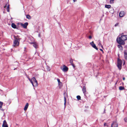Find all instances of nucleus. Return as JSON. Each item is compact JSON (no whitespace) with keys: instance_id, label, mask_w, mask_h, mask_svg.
<instances>
[{"instance_id":"3","label":"nucleus","mask_w":127,"mask_h":127,"mask_svg":"<svg viewBox=\"0 0 127 127\" xmlns=\"http://www.w3.org/2000/svg\"><path fill=\"white\" fill-rule=\"evenodd\" d=\"M122 61L119 58L118 59L117 66L118 68L121 70L122 68Z\"/></svg>"},{"instance_id":"16","label":"nucleus","mask_w":127,"mask_h":127,"mask_svg":"<svg viewBox=\"0 0 127 127\" xmlns=\"http://www.w3.org/2000/svg\"><path fill=\"white\" fill-rule=\"evenodd\" d=\"M12 27L14 29H17L16 26L14 23H12L11 24Z\"/></svg>"},{"instance_id":"37","label":"nucleus","mask_w":127,"mask_h":127,"mask_svg":"<svg viewBox=\"0 0 127 127\" xmlns=\"http://www.w3.org/2000/svg\"><path fill=\"white\" fill-rule=\"evenodd\" d=\"M125 64V62H124V63H123V65H124V64Z\"/></svg>"},{"instance_id":"2","label":"nucleus","mask_w":127,"mask_h":127,"mask_svg":"<svg viewBox=\"0 0 127 127\" xmlns=\"http://www.w3.org/2000/svg\"><path fill=\"white\" fill-rule=\"evenodd\" d=\"M14 39L13 41V45L14 47L18 46L19 44L20 39L18 37L14 36Z\"/></svg>"},{"instance_id":"12","label":"nucleus","mask_w":127,"mask_h":127,"mask_svg":"<svg viewBox=\"0 0 127 127\" xmlns=\"http://www.w3.org/2000/svg\"><path fill=\"white\" fill-rule=\"evenodd\" d=\"M124 57L126 60H127V51L125 50L124 51Z\"/></svg>"},{"instance_id":"13","label":"nucleus","mask_w":127,"mask_h":127,"mask_svg":"<svg viewBox=\"0 0 127 127\" xmlns=\"http://www.w3.org/2000/svg\"><path fill=\"white\" fill-rule=\"evenodd\" d=\"M70 63L71 64L72 66L73 67L75 68V65L73 63V61L72 59H71L70 60Z\"/></svg>"},{"instance_id":"22","label":"nucleus","mask_w":127,"mask_h":127,"mask_svg":"<svg viewBox=\"0 0 127 127\" xmlns=\"http://www.w3.org/2000/svg\"><path fill=\"white\" fill-rule=\"evenodd\" d=\"M64 104L65 105L66 103V99L65 97V96H64Z\"/></svg>"},{"instance_id":"11","label":"nucleus","mask_w":127,"mask_h":127,"mask_svg":"<svg viewBox=\"0 0 127 127\" xmlns=\"http://www.w3.org/2000/svg\"><path fill=\"white\" fill-rule=\"evenodd\" d=\"M32 43L33 44V46L35 48H38V44L36 42H34Z\"/></svg>"},{"instance_id":"21","label":"nucleus","mask_w":127,"mask_h":127,"mask_svg":"<svg viewBox=\"0 0 127 127\" xmlns=\"http://www.w3.org/2000/svg\"><path fill=\"white\" fill-rule=\"evenodd\" d=\"M77 99L78 100H79L81 99V96L79 95H77Z\"/></svg>"},{"instance_id":"29","label":"nucleus","mask_w":127,"mask_h":127,"mask_svg":"<svg viewBox=\"0 0 127 127\" xmlns=\"http://www.w3.org/2000/svg\"><path fill=\"white\" fill-rule=\"evenodd\" d=\"M119 24V23H116L115 25V27L116 26H118Z\"/></svg>"},{"instance_id":"10","label":"nucleus","mask_w":127,"mask_h":127,"mask_svg":"<svg viewBox=\"0 0 127 127\" xmlns=\"http://www.w3.org/2000/svg\"><path fill=\"white\" fill-rule=\"evenodd\" d=\"M125 13L124 11H121L119 13V16L120 17H123L125 15Z\"/></svg>"},{"instance_id":"31","label":"nucleus","mask_w":127,"mask_h":127,"mask_svg":"<svg viewBox=\"0 0 127 127\" xmlns=\"http://www.w3.org/2000/svg\"><path fill=\"white\" fill-rule=\"evenodd\" d=\"M7 5V4H6L5 6H4V8H5L6 7V6Z\"/></svg>"},{"instance_id":"26","label":"nucleus","mask_w":127,"mask_h":127,"mask_svg":"<svg viewBox=\"0 0 127 127\" xmlns=\"http://www.w3.org/2000/svg\"><path fill=\"white\" fill-rule=\"evenodd\" d=\"M121 44H119V45H118V47H119V48H122V46L121 45Z\"/></svg>"},{"instance_id":"5","label":"nucleus","mask_w":127,"mask_h":127,"mask_svg":"<svg viewBox=\"0 0 127 127\" xmlns=\"http://www.w3.org/2000/svg\"><path fill=\"white\" fill-rule=\"evenodd\" d=\"M20 24L21 26L23 27L24 28L26 29L27 27V26L28 25V22H27L25 23L24 24H23L22 23H21Z\"/></svg>"},{"instance_id":"14","label":"nucleus","mask_w":127,"mask_h":127,"mask_svg":"<svg viewBox=\"0 0 127 127\" xmlns=\"http://www.w3.org/2000/svg\"><path fill=\"white\" fill-rule=\"evenodd\" d=\"M82 91L83 93L85 95V94L86 90V88L85 86H84L83 87V88L82 89Z\"/></svg>"},{"instance_id":"17","label":"nucleus","mask_w":127,"mask_h":127,"mask_svg":"<svg viewBox=\"0 0 127 127\" xmlns=\"http://www.w3.org/2000/svg\"><path fill=\"white\" fill-rule=\"evenodd\" d=\"M27 78L31 83L32 84V85L34 86V85L33 83V81H32V79H31L29 76L27 77Z\"/></svg>"},{"instance_id":"24","label":"nucleus","mask_w":127,"mask_h":127,"mask_svg":"<svg viewBox=\"0 0 127 127\" xmlns=\"http://www.w3.org/2000/svg\"><path fill=\"white\" fill-rule=\"evenodd\" d=\"M6 10L7 11L9 12L10 10H9V7H7V8H6Z\"/></svg>"},{"instance_id":"19","label":"nucleus","mask_w":127,"mask_h":127,"mask_svg":"<svg viewBox=\"0 0 127 127\" xmlns=\"http://www.w3.org/2000/svg\"><path fill=\"white\" fill-rule=\"evenodd\" d=\"M26 18L29 19H31V17L29 15H26Z\"/></svg>"},{"instance_id":"20","label":"nucleus","mask_w":127,"mask_h":127,"mask_svg":"<svg viewBox=\"0 0 127 127\" xmlns=\"http://www.w3.org/2000/svg\"><path fill=\"white\" fill-rule=\"evenodd\" d=\"M111 5H105V7L108 8H109L111 7Z\"/></svg>"},{"instance_id":"30","label":"nucleus","mask_w":127,"mask_h":127,"mask_svg":"<svg viewBox=\"0 0 127 127\" xmlns=\"http://www.w3.org/2000/svg\"><path fill=\"white\" fill-rule=\"evenodd\" d=\"M89 38L90 39H91L92 38V37L91 35H90L89 37Z\"/></svg>"},{"instance_id":"7","label":"nucleus","mask_w":127,"mask_h":127,"mask_svg":"<svg viewBox=\"0 0 127 127\" xmlns=\"http://www.w3.org/2000/svg\"><path fill=\"white\" fill-rule=\"evenodd\" d=\"M118 124L116 121H114L111 125V127H118Z\"/></svg>"},{"instance_id":"6","label":"nucleus","mask_w":127,"mask_h":127,"mask_svg":"<svg viewBox=\"0 0 127 127\" xmlns=\"http://www.w3.org/2000/svg\"><path fill=\"white\" fill-rule=\"evenodd\" d=\"M61 68L63 71L64 72L67 71L68 69V67L65 66L64 65H63V68H62V67H61Z\"/></svg>"},{"instance_id":"38","label":"nucleus","mask_w":127,"mask_h":127,"mask_svg":"<svg viewBox=\"0 0 127 127\" xmlns=\"http://www.w3.org/2000/svg\"><path fill=\"white\" fill-rule=\"evenodd\" d=\"M101 46L102 47H102H103V46Z\"/></svg>"},{"instance_id":"36","label":"nucleus","mask_w":127,"mask_h":127,"mask_svg":"<svg viewBox=\"0 0 127 127\" xmlns=\"http://www.w3.org/2000/svg\"><path fill=\"white\" fill-rule=\"evenodd\" d=\"M106 124V123H105L104 124V126H105V124Z\"/></svg>"},{"instance_id":"34","label":"nucleus","mask_w":127,"mask_h":127,"mask_svg":"<svg viewBox=\"0 0 127 127\" xmlns=\"http://www.w3.org/2000/svg\"><path fill=\"white\" fill-rule=\"evenodd\" d=\"M100 50L102 51L103 52V51L102 49H100Z\"/></svg>"},{"instance_id":"27","label":"nucleus","mask_w":127,"mask_h":127,"mask_svg":"<svg viewBox=\"0 0 127 127\" xmlns=\"http://www.w3.org/2000/svg\"><path fill=\"white\" fill-rule=\"evenodd\" d=\"M114 0H110V2L111 3H113V1Z\"/></svg>"},{"instance_id":"1","label":"nucleus","mask_w":127,"mask_h":127,"mask_svg":"<svg viewBox=\"0 0 127 127\" xmlns=\"http://www.w3.org/2000/svg\"><path fill=\"white\" fill-rule=\"evenodd\" d=\"M118 36L117 38V42L120 44L124 45L125 44V41L127 39V35H122L121 36Z\"/></svg>"},{"instance_id":"9","label":"nucleus","mask_w":127,"mask_h":127,"mask_svg":"<svg viewBox=\"0 0 127 127\" xmlns=\"http://www.w3.org/2000/svg\"><path fill=\"white\" fill-rule=\"evenodd\" d=\"M2 127H8L6 121L5 120H4L3 122Z\"/></svg>"},{"instance_id":"15","label":"nucleus","mask_w":127,"mask_h":127,"mask_svg":"<svg viewBox=\"0 0 127 127\" xmlns=\"http://www.w3.org/2000/svg\"><path fill=\"white\" fill-rule=\"evenodd\" d=\"M29 106V104L28 103H26L25 107L24 108V110L25 111H26L27 110V109L28 108V107Z\"/></svg>"},{"instance_id":"4","label":"nucleus","mask_w":127,"mask_h":127,"mask_svg":"<svg viewBox=\"0 0 127 127\" xmlns=\"http://www.w3.org/2000/svg\"><path fill=\"white\" fill-rule=\"evenodd\" d=\"M32 80L34 85V86H37L38 85V82L35 78L34 77H33L32 78Z\"/></svg>"},{"instance_id":"18","label":"nucleus","mask_w":127,"mask_h":127,"mask_svg":"<svg viewBox=\"0 0 127 127\" xmlns=\"http://www.w3.org/2000/svg\"><path fill=\"white\" fill-rule=\"evenodd\" d=\"M119 89L120 90H124L125 88L124 87L120 86L119 87Z\"/></svg>"},{"instance_id":"35","label":"nucleus","mask_w":127,"mask_h":127,"mask_svg":"<svg viewBox=\"0 0 127 127\" xmlns=\"http://www.w3.org/2000/svg\"><path fill=\"white\" fill-rule=\"evenodd\" d=\"M76 0H73V1L74 2H75V1H76Z\"/></svg>"},{"instance_id":"28","label":"nucleus","mask_w":127,"mask_h":127,"mask_svg":"<svg viewBox=\"0 0 127 127\" xmlns=\"http://www.w3.org/2000/svg\"><path fill=\"white\" fill-rule=\"evenodd\" d=\"M124 120L125 122H127V119L126 118L124 119Z\"/></svg>"},{"instance_id":"23","label":"nucleus","mask_w":127,"mask_h":127,"mask_svg":"<svg viewBox=\"0 0 127 127\" xmlns=\"http://www.w3.org/2000/svg\"><path fill=\"white\" fill-rule=\"evenodd\" d=\"M3 104V102L0 101V108H1L2 107Z\"/></svg>"},{"instance_id":"8","label":"nucleus","mask_w":127,"mask_h":127,"mask_svg":"<svg viewBox=\"0 0 127 127\" xmlns=\"http://www.w3.org/2000/svg\"><path fill=\"white\" fill-rule=\"evenodd\" d=\"M90 44L92 45V47L94 48L96 50H98V49L96 46L95 44L94 43V41H93L90 43Z\"/></svg>"},{"instance_id":"25","label":"nucleus","mask_w":127,"mask_h":127,"mask_svg":"<svg viewBox=\"0 0 127 127\" xmlns=\"http://www.w3.org/2000/svg\"><path fill=\"white\" fill-rule=\"evenodd\" d=\"M57 81H58V83H59V84H60V83H62V82H61L60 81V80L59 79H57Z\"/></svg>"},{"instance_id":"33","label":"nucleus","mask_w":127,"mask_h":127,"mask_svg":"<svg viewBox=\"0 0 127 127\" xmlns=\"http://www.w3.org/2000/svg\"><path fill=\"white\" fill-rule=\"evenodd\" d=\"M123 80H125V78L123 77Z\"/></svg>"},{"instance_id":"32","label":"nucleus","mask_w":127,"mask_h":127,"mask_svg":"<svg viewBox=\"0 0 127 127\" xmlns=\"http://www.w3.org/2000/svg\"><path fill=\"white\" fill-rule=\"evenodd\" d=\"M7 7H9V4H7Z\"/></svg>"}]
</instances>
